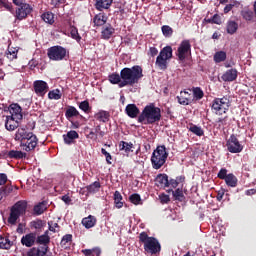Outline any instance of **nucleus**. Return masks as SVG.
<instances>
[{
  "instance_id": "obj_1",
  "label": "nucleus",
  "mask_w": 256,
  "mask_h": 256,
  "mask_svg": "<svg viewBox=\"0 0 256 256\" xmlns=\"http://www.w3.org/2000/svg\"><path fill=\"white\" fill-rule=\"evenodd\" d=\"M144 77L143 68L140 65H134L131 68H122L120 73L112 72L108 76V81L112 85H118L119 88L134 86Z\"/></svg>"
},
{
  "instance_id": "obj_2",
  "label": "nucleus",
  "mask_w": 256,
  "mask_h": 256,
  "mask_svg": "<svg viewBox=\"0 0 256 256\" xmlns=\"http://www.w3.org/2000/svg\"><path fill=\"white\" fill-rule=\"evenodd\" d=\"M162 119L161 108L154 103L146 105L138 116V122L144 125H153Z\"/></svg>"
},
{
  "instance_id": "obj_3",
  "label": "nucleus",
  "mask_w": 256,
  "mask_h": 256,
  "mask_svg": "<svg viewBox=\"0 0 256 256\" xmlns=\"http://www.w3.org/2000/svg\"><path fill=\"white\" fill-rule=\"evenodd\" d=\"M139 242L143 243L144 251L147 254L155 255L161 252V243H159L157 238L148 236L145 231L140 232Z\"/></svg>"
},
{
  "instance_id": "obj_4",
  "label": "nucleus",
  "mask_w": 256,
  "mask_h": 256,
  "mask_svg": "<svg viewBox=\"0 0 256 256\" xmlns=\"http://www.w3.org/2000/svg\"><path fill=\"white\" fill-rule=\"evenodd\" d=\"M169 157V152H167V147L165 145L157 146L156 149L152 152L151 156V164L154 170H160L165 162H167V158Z\"/></svg>"
},
{
  "instance_id": "obj_5",
  "label": "nucleus",
  "mask_w": 256,
  "mask_h": 256,
  "mask_svg": "<svg viewBox=\"0 0 256 256\" xmlns=\"http://www.w3.org/2000/svg\"><path fill=\"white\" fill-rule=\"evenodd\" d=\"M27 212V201L20 200L15 203L9 213V218L7 219L8 224L16 225L20 220L22 215H25Z\"/></svg>"
},
{
  "instance_id": "obj_6",
  "label": "nucleus",
  "mask_w": 256,
  "mask_h": 256,
  "mask_svg": "<svg viewBox=\"0 0 256 256\" xmlns=\"http://www.w3.org/2000/svg\"><path fill=\"white\" fill-rule=\"evenodd\" d=\"M173 58V47L165 46L156 58L155 65L160 70L165 71L168 68V61L169 59Z\"/></svg>"
},
{
  "instance_id": "obj_7",
  "label": "nucleus",
  "mask_w": 256,
  "mask_h": 256,
  "mask_svg": "<svg viewBox=\"0 0 256 256\" xmlns=\"http://www.w3.org/2000/svg\"><path fill=\"white\" fill-rule=\"evenodd\" d=\"M47 57L50 61H67L69 50L63 46H51L47 49Z\"/></svg>"
},
{
  "instance_id": "obj_8",
  "label": "nucleus",
  "mask_w": 256,
  "mask_h": 256,
  "mask_svg": "<svg viewBox=\"0 0 256 256\" xmlns=\"http://www.w3.org/2000/svg\"><path fill=\"white\" fill-rule=\"evenodd\" d=\"M229 107H231V101L228 96L215 98L211 103V109L215 115H224L229 111Z\"/></svg>"
},
{
  "instance_id": "obj_9",
  "label": "nucleus",
  "mask_w": 256,
  "mask_h": 256,
  "mask_svg": "<svg viewBox=\"0 0 256 256\" xmlns=\"http://www.w3.org/2000/svg\"><path fill=\"white\" fill-rule=\"evenodd\" d=\"M191 52H192L191 41L190 40L181 41L176 52L178 61H185V59H187L188 56L191 55Z\"/></svg>"
},
{
  "instance_id": "obj_10",
  "label": "nucleus",
  "mask_w": 256,
  "mask_h": 256,
  "mask_svg": "<svg viewBox=\"0 0 256 256\" xmlns=\"http://www.w3.org/2000/svg\"><path fill=\"white\" fill-rule=\"evenodd\" d=\"M227 150L231 153H240L243 151V145L235 134H231L226 143Z\"/></svg>"
},
{
  "instance_id": "obj_11",
  "label": "nucleus",
  "mask_w": 256,
  "mask_h": 256,
  "mask_svg": "<svg viewBox=\"0 0 256 256\" xmlns=\"http://www.w3.org/2000/svg\"><path fill=\"white\" fill-rule=\"evenodd\" d=\"M37 145H38L37 135L33 134V132H26L23 151H25V152L34 151V149H35V147H37Z\"/></svg>"
},
{
  "instance_id": "obj_12",
  "label": "nucleus",
  "mask_w": 256,
  "mask_h": 256,
  "mask_svg": "<svg viewBox=\"0 0 256 256\" xmlns=\"http://www.w3.org/2000/svg\"><path fill=\"white\" fill-rule=\"evenodd\" d=\"M33 11V7H31L30 4H27L25 0L22 2L21 6L16 8L15 11V18L17 20H24L27 19L29 14H31Z\"/></svg>"
},
{
  "instance_id": "obj_13",
  "label": "nucleus",
  "mask_w": 256,
  "mask_h": 256,
  "mask_svg": "<svg viewBox=\"0 0 256 256\" xmlns=\"http://www.w3.org/2000/svg\"><path fill=\"white\" fill-rule=\"evenodd\" d=\"M33 89L35 94L39 95V97H44L49 91V84L44 80H35L33 82Z\"/></svg>"
},
{
  "instance_id": "obj_14",
  "label": "nucleus",
  "mask_w": 256,
  "mask_h": 256,
  "mask_svg": "<svg viewBox=\"0 0 256 256\" xmlns=\"http://www.w3.org/2000/svg\"><path fill=\"white\" fill-rule=\"evenodd\" d=\"M37 244V232H28L21 237V245L26 248H32Z\"/></svg>"
},
{
  "instance_id": "obj_15",
  "label": "nucleus",
  "mask_w": 256,
  "mask_h": 256,
  "mask_svg": "<svg viewBox=\"0 0 256 256\" xmlns=\"http://www.w3.org/2000/svg\"><path fill=\"white\" fill-rule=\"evenodd\" d=\"M51 242V237L49 236V231L46 230L41 236L36 234V244L42 245L40 248H46V254L49 249V243Z\"/></svg>"
},
{
  "instance_id": "obj_16",
  "label": "nucleus",
  "mask_w": 256,
  "mask_h": 256,
  "mask_svg": "<svg viewBox=\"0 0 256 256\" xmlns=\"http://www.w3.org/2000/svg\"><path fill=\"white\" fill-rule=\"evenodd\" d=\"M9 112L13 115L15 121L19 122L23 119V108L19 104H11L9 105Z\"/></svg>"
},
{
  "instance_id": "obj_17",
  "label": "nucleus",
  "mask_w": 256,
  "mask_h": 256,
  "mask_svg": "<svg viewBox=\"0 0 256 256\" xmlns=\"http://www.w3.org/2000/svg\"><path fill=\"white\" fill-rule=\"evenodd\" d=\"M115 32H116V29L114 28V26H112L111 23L106 22L102 27V31H101L102 40H110V38L113 37Z\"/></svg>"
},
{
  "instance_id": "obj_18",
  "label": "nucleus",
  "mask_w": 256,
  "mask_h": 256,
  "mask_svg": "<svg viewBox=\"0 0 256 256\" xmlns=\"http://www.w3.org/2000/svg\"><path fill=\"white\" fill-rule=\"evenodd\" d=\"M154 182L158 188H169V176L166 173L157 174Z\"/></svg>"
},
{
  "instance_id": "obj_19",
  "label": "nucleus",
  "mask_w": 256,
  "mask_h": 256,
  "mask_svg": "<svg viewBox=\"0 0 256 256\" xmlns=\"http://www.w3.org/2000/svg\"><path fill=\"white\" fill-rule=\"evenodd\" d=\"M18 127L19 122L15 119V117H13V114H11V116H6L5 128L7 131H15Z\"/></svg>"
},
{
  "instance_id": "obj_20",
  "label": "nucleus",
  "mask_w": 256,
  "mask_h": 256,
  "mask_svg": "<svg viewBox=\"0 0 256 256\" xmlns=\"http://www.w3.org/2000/svg\"><path fill=\"white\" fill-rule=\"evenodd\" d=\"M238 77V71L236 68H231V70H227L224 72L223 76L221 79L223 82H234Z\"/></svg>"
},
{
  "instance_id": "obj_21",
  "label": "nucleus",
  "mask_w": 256,
  "mask_h": 256,
  "mask_svg": "<svg viewBox=\"0 0 256 256\" xmlns=\"http://www.w3.org/2000/svg\"><path fill=\"white\" fill-rule=\"evenodd\" d=\"M126 115L129 116V118H137L138 115H140V109L137 107L136 104H128L125 108Z\"/></svg>"
},
{
  "instance_id": "obj_22",
  "label": "nucleus",
  "mask_w": 256,
  "mask_h": 256,
  "mask_svg": "<svg viewBox=\"0 0 256 256\" xmlns=\"http://www.w3.org/2000/svg\"><path fill=\"white\" fill-rule=\"evenodd\" d=\"M191 93L187 92V90H182L180 95L176 96L178 103L182 106H189Z\"/></svg>"
},
{
  "instance_id": "obj_23",
  "label": "nucleus",
  "mask_w": 256,
  "mask_h": 256,
  "mask_svg": "<svg viewBox=\"0 0 256 256\" xmlns=\"http://www.w3.org/2000/svg\"><path fill=\"white\" fill-rule=\"evenodd\" d=\"M47 248L46 247H31L27 251V256H46Z\"/></svg>"
},
{
  "instance_id": "obj_24",
  "label": "nucleus",
  "mask_w": 256,
  "mask_h": 256,
  "mask_svg": "<svg viewBox=\"0 0 256 256\" xmlns=\"http://www.w3.org/2000/svg\"><path fill=\"white\" fill-rule=\"evenodd\" d=\"M26 135H27V131L25 128H18L15 134V140L20 141V146L22 147L23 151H24V145L26 141Z\"/></svg>"
},
{
  "instance_id": "obj_25",
  "label": "nucleus",
  "mask_w": 256,
  "mask_h": 256,
  "mask_svg": "<svg viewBox=\"0 0 256 256\" xmlns=\"http://www.w3.org/2000/svg\"><path fill=\"white\" fill-rule=\"evenodd\" d=\"M63 139L66 145H72L74 140L79 139V134L77 131H68L67 134L63 135Z\"/></svg>"
},
{
  "instance_id": "obj_26",
  "label": "nucleus",
  "mask_w": 256,
  "mask_h": 256,
  "mask_svg": "<svg viewBox=\"0 0 256 256\" xmlns=\"http://www.w3.org/2000/svg\"><path fill=\"white\" fill-rule=\"evenodd\" d=\"M94 118L97 121L103 122L104 124H106L107 122L110 121V111L100 110L98 111V113L95 114Z\"/></svg>"
},
{
  "instance_id": "obj_27",
  "label": "nucleus",
  "mask_w": 256,
  "mask_h": 256,
  "mask_svg": "<svg viewBox=\"0 0 256 256\" xmlns=\"http://www.w3.org/2000/svg\"><path fill=\"white\" fill-rule=\"evenodd\" d=\"M6 157L9 159H23L27 158V153L21 150H10L6 153Z\"/></svg>"
},
{
  "instance_id": "obj_28",
  "label": "nucleus",
  "mask_w": 256,
  "mask_h": 256,
  "mask_svg": "<svg viewBox=\"0 0 256 256\" xmlns=\"http://www.w3.org/2000/svg\"><path fill=\"white\" fill-rule=\"evenodd\" d=\"M113 0H96V10L103 11L108 10L111 7Z\"/></svg>"
},
{
  "instance_id": "obj_29",
  "label": "nucleus",
  "mask_w": 256,
  "mask_h": 256,
  "mask_svg": "<svg viewBox=\"0 0 256 256\" xmlns=\"http://www.w3.org/2000/svg\"><path fill=\"white\" fill-rule=\"evenodd\" d=\"M96 224H97V219L95 218V216H92V214H89L87 218L82 219V225L88 230L90 228L95 227Z\"/></svg>"
},
{
  "instance_id": "obj_30",
  "label": "nucleus",
  "mask_w": 256,
  "mask_h": 256,
  "mask_svg": "<svg viewBox=\"0 0 256 256\" xmlns=\"http://www.w3.org/2000/svg\"><path fill=\"white\" fill-rule=\"evenodd\" d=\"M239 29V24L235 20H228L226 25V31L229 35H234Z\"/></svg>"
},
{
  "instance_id": "obj_31",
  "label": "nucleus",
  "mask_w": 256,
  "mask_h": 256,
  "mask_svg": "<svg viewBox=\"0 0 256 256\" xmlns=\"http://www.w3.org/2000/svg\"><path fill=\"white\" fill-rule=\"evenodd\" d=\"M107 20H108V17H106L104 13H98L94 16L93 23H94V26H102L103 28Z\"/></svg>"
},
{
  "instance_id": "obj_32",
  "label": "nucleus",
  "mask_w": 256,
  "mask_h": 256,
  "mask_svg": "<svg viewBox=\"0 0 256 256\" xmlns=\"http://www.w3.org/2000/svg\"><path fill=\"white\" fill-rule=\"evenodd\" d=\"M47 210V203L45 201H41V203L36 204L33 207V214L36 216L43 215Z\"/></svg>"
},
{
  "instance_id": "obj_33",
  "label": "nucleus",
  "mask_w": 256,
  "mask_h": 256,
  "mask_svg": "<svg viewBox=\"0 0 256 256\" xmlns=\"http://www.w3.org/2000/svg\"><path fill=\"white\" fill-rule=\"evenodd\" d=\"M101 183L100 181H96V182H93L91 183L90 185L86 186V191H87V194H96L97 192L100 191V188H101Z\"/></svg>"
},
{
  "instance_id": "obj_34",
  "label": "nucleus",
  "mask_w": 256,
  "mask_h": 256,
  "mask_svg": "<svg viewBox=\"0 0 256 256\" xmlns=\"http://www.w3.org/2000/svg\"><path fill=\"white\" fill-rule=\"evenodd\" d=\"M134 144L132 142L128 143L127 141H120L119 151H124L125 153L133 152Z\"/></svg>"
},
{
  "instance_id": "obj_35",
  "label": "nucleus",
  "mask_w": 256,
  "mask_h": 256,
  "mask_svg": "<svg viewBox=\"0 0 256 256\" xmlns=\"http://www.w3.org/2000/svg\"><path fill=\"white\" fill-rule=\"evenodd\" d=\"M188 130L197 135L198 137H202V135H205V131L203 128H201V126H197L194 123H190L188 126Z\"/></svg>"
},
{
  "instance_id": "obj_36",
  "label": "nucleus",
  "mask_w": 256,
  "mask_h": 256,
  "mask_svg": "<svg viewBox=\"0 0 256 256\" xmlns=\"http://www.w3.org/2000/svg\"><path fill=\"white\" fill-rule=\"evenodd\" d=\"M19 49L17 47H8L6 56L10 61H14L18 58Z\"/></svg>"
},
{
  "instance_id": "obj_37",
  "label": "nucleus",
  "mask_w": 256,
  "mask_h": 256,
  "mask_svg": "<svg viewBox=\"0 0 256 256\" xmlns=\"http://www.w3.org/2000/svg\"><path fill=\"white\" fill-rule=\"evenodd\" d=\"M41 19L45 23L53 25V23H55V14H53L51 11H46L45 13L41 14Z\"/></svg>"
},
{
  "instance_id": "obj_38",
  "label": "nucleus",
  "mask_w": 256,
  "mask_h": 256,
  "mask_svg": "<svg viewBox=\"0 0 256 256\" xmlns=\"http://www.w3.org/2000/svg\"><path fill=\"white\" fill-rule=\"evenodd\" d=\"M226 185L229 186L230 188H236L238 185V179L233 173L227 174L226 177Z\"/></svg>"
},
{
  "instance_id": "obj_39",
  "label": "nucleus",
  "mask_w": 256,
  "mask_h": 256,
  "mask_svg": "<svg viewBox=\"0 0 256 256\" xmlns=\"http://www.w3.org/2000/svg\"><path fill=\"white\" fill-rule=\"evenodd\" d=\"M102 253L101 247H93L92 249H82V254L85 256H100Z\"/></svg>"
},
{
  "instance_id": "obj_40",
  "label": "nucleus",
  "mask_w": 256,
  "mask_h": 256,
  "mask_svg": "<svg viewBox=\"0 0 256 256\" xmlns=\"http://www.w3.org/2000/svg\"><path fill=\"white\" fill-rule=\"evenodd\" d=\"M14 245L9 237L0 236V249H10Z\"/></svg>"
},
{
  "instance_id": "obj_41",
  "label": "nucleus",
  "mask_w": 256,
  "mask_h": 256,
  "mask_svg": "<svg viewBox=\"0 0 256 256\" xmlns=\"http://www.w3.org/2000/svg\"><path fill=\"white\" fill-rule=\"evenodd\" d=\"M122 200H123V197H122L121 192L115 191L114 192V204L117 207V209H122V207L124 206V203Z\"/></svg>"
},
{
  "instance_id": "obj_42",
  "label": "nucleus",
  "mask_w": 256,
  "mask_h": 256,
  "mask_svg": "<svg viewBox=\"0 0 256 256\" xmlns=\"http://www.w3.org/2000/svg\"><path fill=\"white\" fill-rule=\"evenodd\" d=\"M168 192H172V195L175 200H178V201L185 200V195L183 193V189L177 188L175 191H173V189H169Z\"/></svg>"
},
{
  "instance_id": "obj_43",
  "label": "nucleus",
  "mask_w": 256,
  "mask_h": 256,
  "mask_svg": "<svg viewBox=\"0 0 256 256\" xmlns=\"http://www.w3.org/2000/svg\"><path fill=\"white\" fill-rule=\"evenodd\" d=\"M62 93L59 89L50 90L48 93L49 100H61Z\"/></svg>"
},
{
  "instance_id": "obj_44",
  "label": "nucleus",
  "mask_w": 256,
  "mask_h": 256,
  "mask_svg": "<svg viewBox=\"0 0 256 256\" xmlns=\"http://www.w3.org/2000/svg\"><path fill=\"white\" fill-rule=\"evenodd\" d=\"M214 61L219 64L220 62H224L227 59V53L223 52L222 50L220 52H216L214 54Z\"/></svg>"
},
{
  "instance_id": "obj_45",
  "label": "nucleus",
  "mask_w": 256,
  "mask_h": 256,
  "mask_svg": "<svg viewBox=\"0 0 256 256\" xmlns=\"http://www.w3.org/2000/svg\"><path fill=\"white\" fill-rule=\"evenodd\" d=\"M79 109L84 113H90L92 111V107L90 106V102L86 99L85 101L80 102Z\"/></svg>"
},
{
  "instance_id": "obj_46",
  "label": "nucleus",
  "mask_w": 256,
  "mask_h": 256,
  "mask_svg": "<svg viewBox=\"0 0 256 256\" xmlns=\"http://www.w3.org/2000/svg\"><path fill=\"white\" fill-rule=\"evenodd\" d=\"M44 225H45V222H43L42 219L32 220L30 222V227L34 228L35 230H42Z\"/></svg>"
},
{
  "instance_id": "obj_47",
  "label": "nucleus",
  "mask_w": 256,
  "mask_h": 256,
  "mask_svg": "<svg viewBox=\"0 0 256 256\" xmlns=\"http://www.w3.org/2000/svg\"><path fill=\"white\" fill-rule=\"evenodd\" d=\"M75 116H80L79 111L77 110V108L70 106L67 110H66V118L70 119V118H74Z\"/></svg>"
},
{
  "instance_id": "obj_48",
  "label": "nucleus",
  "mask_w": 256,
  "mask_h": 256,
  "mask_svg": "<svg viewBox=\"0 0 256 256\" xmlns=\"http://www.w3.org/2000/svg\"><path fill=\"white\" fill-rule=\"evenodd\" d=\"M71 242H73L72 234H66L65 236L62 237L60 245L62 246V248H67L68 243Z\"/></svg>"
},
{
  "instance_id": "obj_49",
  "label": "nucleus",
  "mask_w": 256,
  "mask_h": 256,
  "mask_svg": "<svg viewBox=\"0 0 256 256\" xmlns=\"http://www.w3.org/2000/svg\"><path fill=\"white\" fill-rule=\"evenodd\" d=\"M48 228H49V231H51L52 233H59L61 227L59 224H57V222H54L53 220H49Z\"/></svg>"
},
{
  "instance_id": "obj_50",
  "label": "nucleus",
  "mask_w": 256,
  "mask_h": 256,
  "mask_svg": "<svg viewBox=\"0 0 256 256\" xmlns=\"http://www.w3.org/2000/svg\"><path fill=\"white\" fill-rule=\"evenodd\" d=\"M161 30H162V34H163L164 37H166V38L172 37L173 32H174V31H173V28H171V26H169V25H164V26H162Z\"/></svg>"
},
{
  "instance_id": "obj_51",
  "label": "nucleus",
  "mask_w": 256,
  "mask_h": 256,
  "mask_svg": "<svg viewBox=\"0 0 256 256\" xmlns=\"http://www.w3.org/2000/svg\"><path fill=\"white\" fill-rule=\"evenodd\" d=\"M240 5L241 4H240L239 1H231L230 4H227L225 6L223 11H224L225 14H228V13H230L231 10H233L234 7L238 8V7H240Z\"/></svg>"
},
{
  "instance_id": "obj_52",
  "label": "nucleus",
  "mask_w": 256,
  "mask_h": 256,
  "mask_svg": "<svg viewBox=\"0 0 256 256\" xmlns=\"http://www.w3.org/2000/svg\"><path fill=\"white\" fill-rule=\"evenodd\" d=\"M185 180L184 176H178L176 179H170L168 180L169 185L172 186V188H177L179 186V182H183Z\"/></svg>"
},
{
  "instance_id": "obj_53",
  "label": "nucleus",
  "mask_w": 256,
  "mask_h": 256,
  "mask_svg": "<svg viewBox=\"0 0 256 256\" xmlns=\"http://www.w3.org/2000/svg\"><path fill=\"white\" fill-rule=\"evenodd\" d=\"M71 37L76 40L78 43L81 41V35H79V31L76 26H71L70 28Z\"/></svg>"
},
{
  "instance_id": "obj_54",
  "label": "nucleus",
  "mask_w": 256,
  "mask_h": 256,
  "mask_svg": "<svg viewBox=\"0 0 256 256\" xmlns=\"http://www.w3.org/2000/svg\"><path fill=\"white\" fill-rule=\"evenodd\" d=\"M193 95H194L195 100H202V98L204 97L205 93L203 92L201 87H194Z\"/></svg>"
},
{
  "instance_id": "obj_55",
  "label": "nucleus",
  "mask_w": 256,
  "mask_h": 256,
  "mask_svg": "<svg viewBox=\"0 0 256 256\" xmlns=\"http://www.w3.org/2000/svg\"><path fill=\"white\" fill-rule=\"evenodd\" d=\"M241 16L243 17V19L247 20V22H250L251 20H253L254 13L252 10H243L241 11Z\"/></svg>"
},
{
  "instance_id": "obj_56",
  "label": "nucleus",
  "mask_w": 256,
  "mask_h": 256,
  "mask_svg": "<svg viewBox=\"0 0 256 256\" xmlns=\"http://www.w3.org/2000/svg\"><path fill=\"white\" fill-rule=\"evenodd\" d=\"M129 200L135 206H138L139 204H142V198L140 197V194H132V195H130L129 196Z\"/></svg>"
},
{
  "instance_id": "obj_57",
  "label": "nucleus",
  "mask_w": 256,
  "mask_h": 256,
  "mask_svg": "<svg viewBox=\"0 0 256 256\" xmlns=\"http://www.w3.org/2000/svg\"><path fill=\"white\" fill-rule=\"evenodd\" d=\"M227 175H228V170L227 168H221L219 173L217 174V177L221 180H225V183L227 182Z\"/></svg>"
},
{
  "instance_id": "obj_58",
  "label": "nucleus",
  "mask_w": 256,
  "mask_h": 256,
  "mask_svg": "<svg viewBox=\"0 0 256 256\" xmlns=\"http://www.w3.org/2000/svg\"><path fill=\"white\" fill-rule=\"evenodd\" d=\"M0 7H4L8 11L13 10V5L11 2H9V0H0Z\"/></svg>"
},
{
  "instance_id": "obj_59",
  "label": "nucleus",
  "mask_w": 256,
  "mask_h": 256,
  "mask_svg": "<svg viewBox=\"0 0 256 256\" xmlns=\"http://www.w3.org/2000/svg\"><path fill=\"white\" fill-rule=\"evenodd\" d=\"M11 192H13V186L12 185H5L2 187L1 193L4 195V197H7V195H10Z\"/></svg>"
},
{
  "instance_id": "obj_60",
  "label": "nucleus",
  "mask_w": 256,
  "mask_h": 256,
  "mask_svg": "<svg viewBox=\"0 0 256 256\" xmlns=\"http://www.w3.org/2000/svg\"><path fill=\"white\" fill-rule=\"evenodd\" d=\"M101 152L104 155V157H106L107 164L111 165L112 164V155H110V153L107 152V150L104 148L101 149Z\"/></svg>"
},
{
  "instance_id": "obj_61",
  "label": "nucleus",
  "mask_w": 256,
  "mask_h": 256,
  "mask_svg": "<svg viewBox=\"0 0 256 256\" xmlns=\"http://www.w3.org/2000/svg\"><path fill=\"white\" fill-rule=\"evenodd\" d=\"M212 21L216 25H221L222 24V19H221V16H219V14H214V16L212 17Z\"/></svg>"
},
{
  "instance_id": "obj_62",
  "label": "nucleus",
  "mask_w": 256,
  "mask_h": 256,
  "mask_svg": "<svg viewBox=\"0 0 256 256\" xmlns=\"http://www.w3.org/2000/svg\"><path fill=\"white\" fill-rule=\"evenodd\" d=\"M8 176L5 173H0V186L5 185L7 183Z\"/></svg>"
},
{
  "instance_id": "obj_63",
  "label": "nucleus",
  "mask_w": 256,
  "mask_h": 256,
  "mask_svg": "<svg viewBox=\"0 0 256 256\" xmlns=\"http://www.w3.org/2000/svg\"><path fill=\"white\" fill-rule=\"evenodd\" d=\"M160 201L163 204H167V203H169V201H171V199H170L169 195L162 194V195H160Z\"/></svg>"
},
{
  "instance_id": "obj_64",
  "label": "nucleus",
  "mask_w": 256,
  "mask_h": 256,
  "mask_svg": "<svg viewBox=\"0 0 256 256\" xmlns=\"http://www.w3.org/2000/svg\"><path fill=\"white\" fill-rule=\"evenodd\" d=\"M225 189L221 188L219 191H217V200L222 201L223 197L225 195Z\"/></svg>"
}]
</instances>
